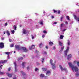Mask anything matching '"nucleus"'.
Returning a JSON list of instances; mask_svg holds the SVG:
<instances>
[{
  "label": "nucleus",
  "mask_w": 79,
  "mask_h": 79,
  "mask_svg": "<svg viewBox=\"0 0 79 79\" xmlns=\"http://www.w3.org/2000/svg\"><path fill=\"white\" fill-rule=\"evenodd\" d=\"M15 47L16 50H23V52H27V49H26V48L24 47L20 46L19 45H15Z\"/></svg>",
  "instance_id": "obj_1"
},
{
  "label": "nucleus",
  "mask_w": 79,
  "mask_h": 79,
  "mask_svg": "<svg viewBox=\"0 0 79 79\" xmlns=\"http://www.w3.org/2000/svg\"><path fill=\"white\" fill-rule=\"evenodd\" d=\"M42 69H43V71H47V69L45 68H42Z\"/></svg>",
  "instance_id": "obj_28"
},
{
  "label": "nucleus",
  "mask_w": 79,
  "mask_h": 79,
  "mask_svg": "<svg viewBox=\"0 0 79 79\" xmlns=\"http://www.w3.org/2000/svg\"><path fill=\"white\" fill-rule=\"evenodd\" d=\"M43 46V45L42 43H40L39 44V47L40 48H42Z\"/></svg>",
  "instance_id": "obj_22"
},
{
  "label": "nucleus",
  "mask_w": 79,
  "mask_h": 79,
  "mask_svg": "<svg viewBox=\"0 0 79 79\" xmlns=\"http://www.w3.org/2000/svg\"><path fill=\"white\" fill-rule=\"evenodd\" d=\"M53 50H55L56 48H55V47L54 46L53 47Z\"/></svg>",
  "instance_id": "obj_47"
},
{
  "label": "nucleus",
  "mask_w": 79,
  "mask_h": 79,
  "mask_svg": "<svg viewBox=\"0 0 79 79\" xmlns=\"http://www.w3.org/2000/svg\"><path fill=\"white\" fill-rule=\"evenodd\" d=\"M44 54H47V52H45L44 53Z\"/></svg>",
  "instance_id": "obj_62"
},
{
  "label": "nucleus",
  "mask_w": 79,
  "mask_h": 79,
  "mask_svg": "<svg viewBox=\"0 0 79 79\" xmlns=\"http://www.w3.org/2000/svg\"><path fill=\"white\" fill-rule=\"evenodd\" d=\"M64 25V24H62L60 25V30L61 31L62 30V27H63V26Z\"/></svg>",
  "instance_id": "obj_20"
},
{
  "label": "nucleus",
  "mask_w": 79,
  "mask_h": 79,
  "mask_svg": "<svg viewBox=\"0 0 79 79\" xmlns=\"http://www.w3.org/2000/svg\"><path fill=\"white\" fill-rule=\"evenodd\" d=\"M70 44H71V43L70 42V41H69V40H68V45H70Z\"/></svg>",
  "instance_id": "obj_32"
},
{
  "label": "nucleus",
  "mask_w": 79,
  "mask_h": 79,
  "mask_svg": "<svg viewBox=\"0 0 79 79\" xmlns=\"http://www.w3.org/2000/svg\"><path fill=\"white\" fill-rule=\"evenodd\" d=\"M9 42H11L12 41L10 39H9Z\"/></svg>",
  "instance_id": "obj_44"
},
{
  "label": "nucleus",
  "mask_w": 79,
  "mask_h": 79,
  "mask_svg": "<svg viewBox=\"0 0 79 79\" xmlns=\"http://www.w3.org/2000/svg\"><path fill=\"white\" fill-rule=\"evenodd\" d=\"M41 61H42V63H44V58H43L42 59Z\"/></svg>",
  "instance_id": "obj_37"
},
{
  "label": "nucleus",
  "mask_w": 79,
  "mask_h": 79,
  "mask_svg": "<svg viewBox=\"0 0 79 79\" xmlns=\"http://www.w3.org/2000/svg\"><path fill=\"white\" fill-rule=\"evenodd\" d=\"M75 12H76V13H77V12H79V9H78Z\"/></svg>",
  "instance_id": "obj_43"
},
{
  "label": "nucleus",
  "mask_w": 79,
  "mask_h": 79,
  "mask_svg": "<svg viewBox=\"0 0 79 79\" xmlns=\"http://www.w3.org/2000/svg\"><path fill=\"white\" fill-rule=\"evenodd\" d=\"M26 64V62H23L22 64V65L23 68H25V66H24V64Z\"/></svg>",
  "instance_id": "obj_19"
},
{
  "label": "nucleus",
  "mask_w": 79,
  "mask_h": 79,
  "mask_svg": "<svg viewBox=\"0 0 79 79\" xmlns=\"http://www.w3.org/2000/svg\"><path fill=\"white\" fill-rule=\"evenodd\" d=\"M69 48V47H67V49L66 50L64 51V53L65 56H67V53L68 52Z\"/></svg>",
  "instance_id": "obj_4"
},
{
  "label": "nucleus",
  "mask_w": 79,
  "mask_h": 79,
  "mask_svg": "<svg viewBox=\"0 0 79 79\" xmlns=\"http://www.w3.org/2000/svg\"><path fill=\"white\" fill-rule=\"evenodd\" d=\"M65 24H68V22H67V21H65Z\"/></svg>",
  "instance_id": "obj_46"
},
{
  "label": "nucleus",
  "mask_w": 79,
  "mask_h": 79,
  "mask_svg": "<svg viewBox=\"0 0 79 79\" xmlns=\"http://www.w3.org/2000/svg\"><path fill=\"white\" fill-rule=\"evenodd\" d=\"M23 60V58L22 57H21L20 58H19L18 59V61H19V60Z\"/></svg>",
  "instance_id": "obj_26"
},
{
  "label": "nucleus",
  "mask_w": 79,
  "mask_h": 79,
  "mask_svg": "<svg viewBox=\"0 0 79 79\" xmlns=\"http://www.w3.org/2000/svg\"><path fill=\"white\" fill-rule=\"evenodd\" d=\"M44 22V20L42 19L40 21V23L41 24V25H44V23H43V22Z\"/></svg>",
  "instance_id": "obj_17"
},
{
  "label": "nucleus",
  "mask_w": 79,
  "mask_h": 79,
  "mask_svg": "<svg viewBox=\"0 0 79 79\" xmlns=\"http://www.w3.org/2000/svg\"><path fill=\"white\" fill-rule=\"evenodd\" d=\"M8 25V23H6L4 25V26H6Z\"/></svg>",
  "instance_id": "obj_38"
},
{
  "label": "nucleus",
  "mask_w": 79,
  "mask_h": 79,
  "mask_svg": "<svg viewBox=\"0 0 79 79\" xmlns=\"http://www.w3.org/2000/svg\"><path fill=\"white\" fill-rule=\"evenodd\" d=\"M64 37V36L63 35H60V39H63V38Z\"/></svg>",
  "instance_id": "obj_27"
},
{
  "label": "nucleus",
  "mask_w": 79,
  "mask_h": 79,
  "mask_svg": "<svg viewBox=\"0 0 79 79\" xmlns=\"http://www.w3.org/2000/svg\"><path fill=\"white\" fill-rule=\"evenodd\" d=\"M63 17H61L60 19L61 21H62V19H63Z\"/></svg>",
  "instance_id": "obj_48"
},
{
  "label": "nucleus",
  "mask_w": 79,
  "mask_h": 79,
  "mask_svg": "<svg viewBox=\"0 0 79 79\" xmlns=\"http://www.w3.org/2000/svg\"><path fill=\"white\" fill-rule=\"evenodd\" d=\"M66 18L67 19H68V20H69V21H70V19H69V16H67Z\"/></svg>",
  "instance_id": "obj_36"
},
{
  "label": "nucleus",
  "mask_w": 79,
  "mask_h": 79,
  "mask_svg": "<svg viewBox=\"0 0 79 79\" xmlns=\"http://www.w3.org/2000/svg\"><path fill=\"white\" fill-rule=\"evenodd\" d=\"M49 44L50 46H52V45H53V42L51 41L49 42Z\"/></svg>",
  "instance_id": "obj_24"
},
{
  "label": "nucleus",
  "mask_w": 79,
  "mask_h": 79,
  "mask_svg": "<svg viewBox=\"0 0 79 79\" xmlns=\"http://www.w3.org/2000/svg\"><path fill=\"white\" fill-rule=\"evenodd\" d=\"M14 53H16V51H14Z\"/></svg>",
  "instance_id": "obj_63"
},
{
  "label": "nucleus",
  "mask_w": 79,
  "mask_h": 79,
  "mask_svg": "<svg viewBox=\"0 0 79 79\" xmlns=\"http://www.w3.org/2000/svg\"><path fill=\"white\" fill-rule=\"evenodd\" d=\"M50 62L51 65L52 66V69H55L56 68V66H55V64L53 63V60H52V59H50Z\"/></svg>",
  "instance_id": "obj_3"
},
{
  "label": "nucleus",
  "mask_w": 79,
  "mask_h": 79,
  "mask_svg": "<svg viewBox=\"0 0 79 79\" xmlns=\"http://www.w3.org/2000/svg\"><path fill=\"white\" fill-rule=\"evenodd\" d=\"M6 74L9 77H12V76H13L12 74H10L9 73H7Z\"/></svg>",
  "instance_id": "obj_14"
},
{
  "label": "nucleus",
  "mask_w": 79,
  "mask_h": 79,
  "mask_svg": "<svg viewBox=\"0 0 79 79\" xmlns=\"http://www.w3.org/2000/svg\"><path fill=\"white\" fill-rule=\"evenodd\" d=\"M59 67L60 69H61L62 71H66V68H65L64 69H63V67H62V66L60 65H59Z\"/></svg>",
  "instance_id": "obj_8"
},
{
  "label": "nucleus",
  "mask_w": 79,
  "mask_h": 79,
  "mask_svg": "<svg viewBox=\"0 0 79 79\" xmlns=\"http://www.w3.org/2000/svg\"><path fill=\"white\" fill-rule=\"evenodd\" d=\"M68 64L70 66V67H71L72 69L73 70V72H77L78 71V68L76 66H74L73 65V64H72V63L71 62H69L68 63Z\"/></svg>",
  "instance_id": "obj_2"
},
{
  "label": "nucleus",
  "mask_w": 79,
  "mask_h": 79,
  "mask_svg": "<svg viewBox=\"0 0 79 79\" xmlns=\"http://www.w3.org/2000/svg\"><path fill=\"white\" fill-rule=\"evenodd\" d=\"M11 70V68H9V69H8V71H10Z\"/></svg>",
  "instance_id": "obj_51"
},
{
  "label": "nucleus",
  "mask_w": 79,
  "mask_h": 79,
  "mask_svg": "<svg viewBox=\"0 0 79 79\" xmlns=\"http://www.w3.org/2000/svg\"><path fill=\"white\" fill-rule=\"evenodd\" d=\"M23 34H26V30L24 29H23Z\"/></svg>",
  "instance_id": "obj_25"
},
{
  "label": "nucleus",
  "mask_w": 79,
  "mask_h": 79,
  "mask_svg": "<svg viewBox=\"0 0 79 79\" xmlns=\"http://www.w3.org/2000/svg\"><path fill=\"white\" fill-rule=\"evenodd\" d=\"M45 35H42V37L43 38H44V37H45Z\"/></svg>",
  "instance_id": "obj_55"
},
{
  "label": "nucleus",
  "mask_w": 79,
  "mask_h": 79,
  "mask_svg": "<svg viewBox=\"0 0 79 79\" xmlns=\"http://www.w3.org/2000/svg\"><path fill=\"white\" fill-rule=\"evenodd\" d=\"M72 57V55H71V54H69L68 56L67 59L69 60V59H70V58H71Z\"/></svg>",
  "instance_id": "obj_16"
},
{
  "label": "nucleus",
  "mask_w": 79,
  "mask_h": 79,
  "mask_svg": "<svg viewBox=\"0 0 79 79\" xmlns=\"http://www.w3.org/2000/svg\"><path fill=\"white\" fill-rule=\"evenodd\" d=\"M59 45L61 47L62 46H63V44H62V43H61V42L60 41H59Z\"/></svg>",
  "instance_id": "obj_23"
},
{
  "label": "nucleus",
  "mask_w": 79,
  "mask_h": 79,
  "mask_svg": "<svg viewBox=\"0 0 79 79\" xmlns=\"http://www.w3.org/2000/svg\"><path fill=\"white\" fill-rule=\"evenodd\" d=\"M51 74L50 71H48L46 73V75H48V76H50Z\"/></svg>",
  "instance_id": "obj_15"
},
{
  "label": "nucleus",
  "mask_w": 79,
  "mask_h": 79,
  "mask_svg": "<svg viewBox=\"0 0 79 79\" xmlns=\"http://www.w3.org/2000/svg\"><path fill=\"white\" fill-rule=\"evenodd\" d=\"M19 26H20V27H22V25H19Z\"/></svg>",
  "instance_id": "obj_60"
},
{
  "label": "nucleus",
  "mask_w": 79,
  "mask_h": 79,
  "mask_svg": "<svg viewBox=\"0 0 79 79\" xmlns=\"http://www.w3.org/2000/svg\"><path fill=\"white\" fill-rule=\"evenodd\" d=\"M14 46V45L13 44H12L10 45V47H13V46Z\"/></svg>",
  "instance_id": "obj_40"
},
{
  "label": "nucleus",
  "mask_w": 79,
  "mask_h": 79,
  "mask_svg": "<svg viewBox=\"0 0 79 79\" xmlns=\"http://www.w3.org/2000/svg\"><path fill=\"white\" fill-rule=\"evenodd\" d=\"M53 11L54 13H57L58 14H60V10H59V11L58 10H53Z\"/></svg>",
  "instance_id": "obj_12"
},
{
  "label": "nucleus",
  "mask_w": 79,
  "mask_h": 79,
  "mask_svg": "<svg viewBox=\"0 0 79 79\" xmlns=\"http://www.w3.org/2000/svg\"><path fill=\"white\" fill-rule=\"evenodd\" d=\"M3 66V65H0V68H1V69H2V67Z\"/></svg>",
  "instance_id": "obj_42"
},
{
  "label": "nucleus",
  "mask_w": 79,
  "mask_h": 79,
  "mask_svg": "<svg viewBox=\"0 0 79 79\" xmlns=\"http://www.w3.org/2000/svg\"><path fill=\"white\" fill-rule=\"evenodd\" d=\"M16 79V77H14L13 78V79Z\"/></svg>",
  "instance_id": "obj_56"
},
{
  "label": "nucleus",
  "mask_w": 79,
  "mask_h": 79,
  "mask_svg": "<svg viewBox=\"0 0 79 79\" xmlns=\"http://www.w3.org/2000/svg\"><path fill=\"white\" fill-rule=\"evenodd\" d=\"M27 70H29V67H27Z\"/></svg>",
  "instance_id": "obj_50"
},
{
  "label": "nucleus",
  "mask_w": 79,
  "mask_h": 79,
  "mask_svg": "<svg viewBox=\"0 0 79 79\" xmlns=\"http://www.w3.org/2000/svg\"><path fill=\"white\" fill-rule=\"evenodd\" d=\"M46 48H47V49H48V47L47 46H46Z\"/></svg>",
  "instance_id": "obj_58"
},
{
  "label": "nucleus",
  "mask_w": 79,
  "mask_h": 79,
  "mask_svg": "<svg viewBox=\"0 0 79 79\" xmlns=\"http://www.w3.org/2000/svg\"><path fill=\"white\" fill-rule=\"evenodd\" d=\"M38 27V25H36V28L37 29L39 28Z\"/></svg>",
  "instance_id": "obj_49"
},
{
  "label": "nucleus",
  "mask_w": 79,
  "mask_h": 79,
  "mask_svg": "<svg viewBox=\"0 0 79 79\" xmlns=\"http://www.w3.org/2000/svg\"><path fill=\"white\" fill-rule=\"evenodd\" d=\"M6 62H7V60H5L4 61L1 60L0 61V64H3V63H6Z\"/></svg>",
  "instance_id": "obj_10"
},
{
  "label": "nucleus",
  "mask_w": 79,
  "mask_h": 79,
  "mask_svg": "<svg viewBox=\"0 0 79 79\" xmlns=\"http://www.w3.org/2000/svg\"><path fill=\"white\" fill-rule=\"evenodd\" d=\"M63 79H64V78H63Z\"/></svg>",
  "instance_id": "obj_64"
},
{
  "label": "nucleus",
  "mask_w": 79,
  "mask_h": 79,
  "mask_svg": "<svg viewBox=\"0 0 79 79\" xmlns=\"http://www.w3.org/2000/svg\"><path fill=\"white\" fill-rule=\"evenodd\" d=\"M11 32L12 33V34H15V31L12 30L11 31Z\"/></svg>",
  "instance_id": "obj_39"
},
{
  "label": "nucleus",
  "mask_w": 79,
  "mask_h": 79,
  "mask_svg": "<svg viewBox=\"0 0 79 79\" xmlns=\"http://www.w3.org/2000/svg\"><path fill=\"white\" fill-rule=\"evenodd\" d=\"M57 23L56 22H54L52 23V25H54V24H56Z\"/></svg>",
  "instance_id": "obj_34"
},
{
  "label": "nucleus",
  "mask_w": 79,
  "mask_h": 79,
  "mask_svg": "<svg viewBox=\"0 0 79 79\" xmlns=\"http://www.w3.org/2000/svg\"><path fill=\"white\" fill-rule=\"evenodd\" d=\"M38 70V68H36L35 69V71H37Z\"/></svg>",
  "instance_id": "obj_45"
},
{
  "label": "nucleus",
  "mask_w": 79,
  "mask_h": 79,
  "mask_svg": "<svg viewBox=\"0 0 79 79\" xmlns=\"http://www.w3.org/2000/svg\"><path fill=\"white\" fill-rule=\"evenodd\" d=\"M40 77H44L45 75L43 74H41L40 75Z\"/></svg>",
  "instance_id": "obj_30"
},
{
  "label": "nucleus",
  "mask_w": 79,
  "mask_h": 79,
  "mask_svg": "<svg viewBox=\"0 0 79 79\" xmlns=\"http://www.w3.org/2000/svg\"><path fill=\"white\" fill-rule=\"evenodd\" d=\"M6 32L8 36H10V32L8 30L6 31Z\"/></svg>",
  "instance_id": "obj_11"
},
{
  "label": "nucleus",
  "mask_w": 79,
  "mask_h": 79,
  "mask_svg": "<svg viewBox=\"0 0 79 79\" xmlns=\"http://www.w3.org/2000/svg\"><path fill=\"white\" fill-rule=\"evenodd\" d=\"M52 18V19H53V18H54V16H52L51 17Z\"/></svg>",
  "instance_id": "obj_52"
},
{
  "label": "nucleus",
  "mask_w": 79,
  "mask_h": 79,
  "mask_svg": "<svg viewBox=\"0 0 79 79\" xmlns=\"http://www.w3.org/2000/svg\"><path fill=\"white\" fill-rule=\"evenodd\" d=\"M63 49H64V46H62L61 47V50L60 51V52H61L63 50Z\"/></svg>",
  "instance_id": "obj_21"
},
{
  "label": "nucleus",
  "mask_w": 79,
  "mask_h": 79,
  "mask_svg": "<svg viewBox=\"0 0 79 79\" xmlns=\"http://www.w3.org/2000/svg\"><path fill=\"white\" fill-rule=\"evenodd\" d=\"M75 74H76V76L77 77H79V72Z\"/></svg>",
  "instance_id": "obj_29"
},
{
  "label": "nucleus",
  "mask_w": 79,
  "mask_h": 79,
  "mask_svg": "<svg viewBox=\"0 0 79 79\" xmlns=\"http://www.w3.org/2000/svg\"><path fill=\"white\" fill-rule=\"evenodd\" d=\"M4 74H5V72H2L1 71V70H0V75Z\"/></svg>",
  "instance_id": "obj_31"
},
{
  "label": "nucleus",
  "mask_w": 79,
  "mask_h": 79,
  "mask_svg": "<svg viewBox=\"0 0 79 79\" xmlns=\"http://www.w3.org/2000/svg\"><path fill=\"white\" fill-rule=\"evenodd\" d=\"M74 18L79 22V18H77L76 15H74Z\"/></svg>",
  "instance_id": "obj_18"
},
{
  "label": "nucleus",
  "mask_w": 79,
  "mask_h": 79,
  "mask_svg": "<svg viewBox=\"0 0 79 79\" xmlns=\"http://www.w3.org/2000/svg\"><path fill=\"white\" fill-rule=\"evenodd\" d=\"M5 53L6 55H10V52H5Z\"/></svg>",
  "instance_id": "obj_35"
},
{
  "label": "nucleus",
  "mask_w": 79,
  "mask_h": 79,
  "mask_svg": "<svg viewBox=\"0 0 79 79\" xmlns=\"http://www.w3.org/2000/svg\"><path fill=\"white\" fill-rule=\"evenodd\" d=\"M21 73L24 76V79H26V73L23 72V71H20Z\"/></svg>",
  "instance_id": "obj_7"
},
{
  "label": "nucleus",
  "mask_w": 79,
  "mask_h": 79,
  "mask_svg": "<svg viewBox=\"0 0 79 79\" xmlns=\"http://www.w3.org/2000/svg\"><path fill=\"white\" fill-rule=\"evenodd\" d=\"M14 64L15 66V72L16 73V72H17V71H18V69H17L16 68L18 66L16 65V62H14Z\"/></svg>",
  "instance_id": "obj_6"
},
{
  "label": "nucleus",
  "mask_w": 79,
  "mask_h": 79,
  "mask_svg": "<svg viewBox=\"0 0 79 79\" xmlns=\"http://www.w3.org/2000/svg\"><path fill=\"white\" fill-rule=\"evenodd\" d=\"M1 79H5V78H1Z\"/></svg>",
  "instance_id": "obj_61"
},
{
  "label": "nucleus",
  "mask_w": 79,
  "mask_h": 79,
  "mask_svg": "<svg viewBox=\"0 0 79 79\" xmlns=\"http://www.w3.org/2000/svg\"><path fill=\"white\" fill-rule=\"evenodd\" d=\"M35 48V45H33L31 46V47H29V49L30 50H32V48L34 49Z\"/></svg>",
  "instance_id": "obj_13"
},
{
  "label": "nucleus",
  "mask_w": 79,
  "mask_h": 79,
  "mask_svg": "<svg viewBox=\"0 0 79 79\" xmlns=\"http://www.w3.org/2000/svg\"><path fill=\"white\" fill-rule=\"evenodd\" d=\"M4 37H2V40H4Z\"/></svg>",
  "instance_id": "obj_53"
},
{
  "label": "nucleus",
  "mask_w": 79,
  "mask_h": 79,
  "mask_svg": "<svg viewBox=\"0 0 79 79\" xmlns=\"http://www.w3.org/2000/svg\"><path fill=\"white\" fill-rule=\"evenodd\" d=\"M3 34H4V35H5V33H6V31H4V32H3Z\"/></svg>",
  "instance_id": "obj_54"
},
{
  "label": "nucleus",
  "mask_w": 79,
  "mask_h": 79,
  "mask_svg": "<svg viewBox=\"0 0 79 79\" xmlns=\"http://www.w3.org/2000/svg\"><path fill=\"white\" fill-rule=\"evenodd\" d=\"M66 30V29H64L63 30V31H65Z\"/></svg>",
  "instance_id": "obj_57"
},
{
  "label": "nucleus",
  "mask_w": 79,
  "mask_h": 79,
  "mask_svg": "<svg viewBox=\"0 0 79 79\" xmlns=\"http://www.w3.org/2000/svg\"><path fill=\"white\" fill-rule=\"evenodd\" d=\"M7 58H8V59H10V57H9V55L8 56Z\"/></svg>",
  "instance_id": "obj_59"
},
{
  "label": "nucleus",
  "mask_w": 79,
  "mask_h": 79,
  "mask_svg": "<svg viewBox=\"0 0 79 79\" xmlns=\"http://www.w3.org/2000/svg\"><path fill=\"white\" fill-rule=\"evenodd\" d=\"M43 32L44 34H47V31H43Z\"/></svg>",
  "instance_id": "obj_41"
},
{
  "label": "nucleus",
  "mask_w": 79,
  "mask_h": 79,
  "mask_svg": "<svg viewBox=\"0 0 79 79\" xmlns=\"http://www.w3.org/2000/svg\"><path fill=\"white\" fill-rule=\"evenodd\" d=\"M31 37L32 38V39L33 40L34 39H35V38L36 37H37V35H35V34H34L33 35H31Z\"/></svg>",
  "instance_id": "obj_9"
},
{
  "label": "nucleus",
  "mask_w": 79,
  "mask_h": 79,
  "mask_svg": "<svg viewBox=\"0 0 79 79\" xmlns=\"http://www.w3.org/2000/svg\"><path fill=\"white\" fill-rule=\"evenodd\" d=\"M4 48V43H0V49H2Z\"/></svg>",
  "instance_id": "obj_5"
},
{
  "label": "nucleus",
  "mask_w": 79,
  "mask_h": 79,
  "mask_svg": "<svg viewBox=\"0 0 79 79\" xmlns=\"http://www.w3.org/2000/svg\"><path fill=\"white\" fill-rule=\"evenodd\" d=\"M16 28H17V27L16 26L14 25V30H16Z\"/></svg>",
  "instance_id": "obj_33"
}]
</instances>
